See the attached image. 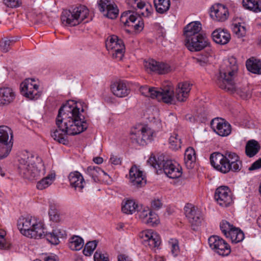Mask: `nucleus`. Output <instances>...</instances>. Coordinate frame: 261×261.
I'll return each mask as SVG.
<instances>
[{"instance_id":"9b49d317","label":"nucleus","mask_w":261,"mask_h":261,"mask_svg":"<svg viewBox=\"0 0 261 261\" xmlns=\"http://www.w3.org/2000/svg\"><path fill=\"white\" fill-rule=\"evenodd\" d=\"M215 199L222 207H228L233 203V196L230 188L225 186L217 188L215 192Z\"/></svg>"},{"instance_id":"c9c22d12","label":"nucleus","mask_w":261,"mask_h":261,"mask_svg":"<svg viewBox=\"0 0 261 261\" xmlns=\"http://www.w3.org/2000/svg\"><path fill=\"white\" fill-rule=\"evenodd\" d=\"M246 66L248 71L255 74H261L260 61L249 59L246 61Z\"/></svg>"},{"instance_id":"680f3d73","label":"nucleus","mask_w":261,"mask_h":261,"mask_svg":"<svg viewBox=\"0 0 261 261\" xmlns=\"http://www.w3.org/2000/svg\"><path fill=\"white\" fill-rule=\"evenodd\" d=\"M195 62L201 66H204L206 64V61L205 60H202L200 58H195Z\"/></svg>"},{"instance_id":"bf43d9fd","label":"nucleus","mask_w":261,"mask_h":261,"mask_svg":"<svg viewBox=\"0 0 261 261\" xmlns=\"http://www.w3.org/2000/svg\"><path fill=\"white\" fill-rule=\"evenodd\" d=\"M110 162L111 164H114L115 165H118L121 164V161L120 159L116 155H112L110 159Z\"/></svg>"},{"instance_id":"37998d69","label":"nucleus","mask_w":261,"mask_h":261,"mask_svg":"<svg viewBox=\"0 0 261 261\" xmlns=\"http://www.w3.org/2000/svg\"><path fill=\"white\" fill-rule=\"evenodd\" d=\"M137 212L139 218L143 223H145L146 219L152 211L148 207H143L140 205Z\"/></svg>"},{"instance_id":"49530a36","label":"nucleus","mask_w":261,"mask_h":261,"mask_svg":"<svg viewBox=\"0 0 261 261\" xmlns=\"http://www.w3.org/2000/svg\"><path fill=\"white\" fill-rule=\"evenodd\" d=\"M220 229L222 233L226 237L229 236V233L232 230L234 226L225 220L222 221L220 224Z\"/></svg>"},{"instance_id":"1a4fd4ad","label":"nucleus","mask_w":261,"mask_h":261,"mask_svg":"<svg viewBox=\"0 0 261 261\" xmlns=\"http://www.w3.org/2000/svg\"><path fill=\"white\" fill-rule=\"evenodd\" d=\"M106 46L112 51V57L118 61L122 60L124 53L125 46L123 41L116 35L109 36L106 41Z\"/></svg>"},{"instance_id":"a19ab883","label":"nucleus","mask_w":261,"mask_h":261,"mask_svg":"<svg viewBox=\"0 0 261 261\" xmlns=\"http://www.w3.org/2000/svg\"><path fill=\"white\" fill-rule=\"evenodd\" d=\"M13 143H0V160L6 158L11 151Z\"/></svg>"},{"instance_id":"412c9836","label":"nucleus","mask_w":261,"mask_h":261,"mask_svg":"<svg viewBox=\"0 0 261 261\" xmlns=\"http://www.w3.org/2000/svg\"><path fill=\"white\" fill-rule=\"evenodd\" d=\"M16 98V93L11 87H0V107H5L13 103Z\"/></svg>"},{"instance_id":"6e6552de","label":"nucleus","mask_w":261,"mask_h":261,"mask_svg":"<svg viewBox=\"0 0 261 261\" xmlns=\"http://www.w3.org/2000/svg\"><path fill=\"white\" fill-rule=\"evenodd\" d=\"M153 134V132L150 128L142 125H138L132 128L130 132L131 139L143 146L152 140Z\"/></svg>"},{"instance_id":"39448f33","label":"nucleus","mask_w":261,"mask_h":261,"mask_svg":"<svg viewBox=\"0 0 261 261\" xmlns=\"http://www.w3.org/2000/svg\"><path fill=\"white\" fill-rule=\"evenodd\" d=\"M238 67L236 59L230 57L225 61L221 67L219 74L217 76L216 83L221 89L227 88L232 90L233 85L232 80H234L235 74L238 71Z\"/></svg>"},{"instance_id":"5701e85b","label":"nucleus","mask_w":261,"mask_h":261,"mask_svg":"<svg viewBox=\"0 0 261 261\" xmlns=\"http://www.w3.org/2000/svg\"><path fill=\"white\" fill-rule=\"evenodd\" d=\"M130 182L137 187H141L146 183L142 171L136 166H133L129 170Z\"/></svg>"},{"instance_id":"13d9d810","label":"nucleus","mask_w":261,"mask_h":261,"mask_svg":"<svg viewBox=\"0 0 261 261\" xmlns=\"http://www.w3.org/2000/svg\"><path fill=\"white\" fill-rule=\"evenodd\" d=\"M48 214L51 220L54 221H57L59 220V215L54 210H50L48 212Z\"/></svg>"},{"instance_id":"f03ea898","label":"nucleus","mask_w":261,"mask_h":261,"mask_svg":"<svg viewBox=\"0 0 261 261\" xmlns=\"http://www.w3.org/2000/svg\"><path fill=\"white\" fill-rule=\"evenodd\" d=\"M17 225L20 232L28 238L35 239L45 238L51 244L59 243L58 230H54L52 232L45 231L43 224L32 217H21L18 221Z\"/></svg>"},{"instance_id":"20e7f679","label":"nucleus","mask_w":261,"mask_h":261,"mask_svg":"<svg viewBox=\"0 0 261 261\" xmlns=\"http://www.w3.org/2000/svg\"><path fill=\"white\" fill-rule=\"evenodd\" d=\"M18 171L24 178L30 180L39 179L45 173V168L41 158L27 153L19 161Z\"/></svg>"},{"instance_id":"393cba45","label":"nucleus","mask_w":261,"mask_h":261,"mask_svg":"<svg viewBox=\"0 0 261 261\" xmlns=\"http://www.w3.org/2000/svg\"><path fill=\"white\" fill-rule=\"evenodd\" d=\"M226 158L228 164L229 165L230 171L237 172L241 170L242 162L239 156L234 152L230 151L225 152Z\"/></svg>"},{"instance_id":"774afa93","label":"nucleus","mask_w":261,"mask_h":261,"mask_svg":"<svg viewBox=\"0 0 261 261\" xmlns=\"http://www.w3.org/2000/svg\"><path fill=\"white\" fill-rule=\"evenodd\" d=\"M257 223L258 224V225L260 227H261V215H260V216L257 219Z\"/></svg>"},{"instance_id":"c756f323","label":"nucleus","mask_w":261,"mask_h":261,"mask_svg":"<svg viewBox=\"0 0 261 261\" xmlns=\"http://www.w3.org/2000/svg\"><path fill=\"white\" fill-rule=\"evenodd\" d=\"M84 245L83 239L79 236L74 235L68 240V246L71 250H80L83 247Z\"/></svg>"},{"instance_id":"a18cd8bd","label":"nucleus","mask_w":261,"mask_h":261,"mask_svg":"<svg viewBox=\"0 0 261 261\" xmlns=\"http://www.w3.org/2000/svg\"><path fill=\"white\" fill-rule=\"evenodd\" d=\"M15 42L13 39H3L0 42V47L4 53L8 52L11 46Z\"/></svg>"},{"instance_id":"aec40b11","label":"nucleus","mask_w":261,"mask_h":261,"mask_svg":"<svg viewBox=\"0 0 261 261\" xmlns=\"http://www.w3.org/2000/svg\"><path fill=\"white\" fill-rule=\"evenodd\" d=\"M141 237L143 239L144 245L148 246L150 249L158 248L161 244L160 236L152 230L143 231Z\"/></svg>"},{"instance_id":"603ef678","label":"nucleus","mask_w":261,"mask_h":261,"mask_svg":"<svg viewBox=\"0 0 261 261\" xmlns=\"http://www.w3.org/2000/svg\"><path fill=\"white\" fill-rule=\"evenodd\" d=\"M4 3L8 7L16 8L21 5L20 0H4Z\"/></svg>"},{"instance_id":"f3484780","label":"nucleus","mask_w":261,"mask_h":261,"mask_svg":"<svg viewBox=\"0 0 261 261\" xmlns=\"http://www.w3.org/2000/svg\"><path fill=\"white\" fill-rule=\"evenodd\" d=\"M137 14L130 10L123 12L121 16V21L125 25L130 26V22L134 23L138 20V23L134 27L136 30H142L144 27V22L140 17L137 16Z\"/></svg>"},{"instance_id":"8fccbe9b","label":"nucleus","mask_w":261,"mask_h":261,"mask_svg":"<svg viewBox=\"0 0 261 261\" xmlns=\"http://www.w3.org/2000/svg\"><path fill=\"white\" fill-rule=\"evenodd\" d=\"M169 244L171 246V252L174 256H176L179 252L178 241L176 239H171Z\"/></svg>"},{"instance_id":"4468645a","label":"nucleus","mask_w":261,"mask_h":261,"mask_svg":"<svg viewBox=\"0 0 261 261\" xmlns=\"http://www.w3.org/2000/svg\"><path fill=\"white\" fill-rule=\"evenodd\" d=\"M207 44L206 38L202 34L185 39V44L191 51H200L205 47Z\"/></svg>"},{"instance_id":"58836bf2","label":"nucleus","mask_w":261,"mask_h":261,"mask_svg":"<svg viewBox=\"0 0 261 261\" xmlns=\"http://www.w3.org/2000/svg\"><path fill=\"white\" fill-rule=\"evenodd\" d=\"M227 238H229L232 243H237L244 240V234L240 229L234 227Z\"/></svg>"},{"instance_id":"a878e982","label":"nucleus","mask_w":261,"mask_h":261,"mask_svg":"<svg viewBox=\"0 0 261 261\" xmlns=\"http://www.w3.org/2000/svg\"><path fill=\"white\" fill-rule=\"evenodd\" d=\"M111 89L113 93L118 97H125L130 92V89L124 81H119L114 83L111 86Z\"/></svg>"},{"instance_id":"4be33fe9","label":"nucleus","mask_w":261,"mask_h":261,"mask_svg":"<svg viewBox=\"0 0 261 261\" xmlns=\"http://www.w3.org/2000/svg\"><path fill=\"white\" fill-rule=\"evenodd\" d=\"M210 15L212 18L217 21H224L228 17V11L224 5L217 4L212 7Z\"/></svg>"},{"instance_id":"f8f14e48","label":"nucleus","mask_w":261,"mask_h":261,"mask_svg":"<svg viewBox=\"0 0 261 261\" xmlns=\"http://www.w3.org/2000/svg\"><path fill=\"white\" fill-rule=\"evenodd\" d=\"M210 247L219 255H228L230 253V249L227 243L217 236H212L208 240Z\"/></svg>"},{"instance_id":"dca6fc26","label":"nucleus","mask_w":261,"mask_h":261,"mask_svg":"<svg viewBox=\"0 0 261 261\" xmlns=\"http://www.w3.org/2000/svg\"><path fill=\"white\" fill-rule=\"evenodd\" d=\"M211 125L214 131L220 136H227L231 133L230 124L223 119L214 118L212 120Z\"/></svg>"},{"instance_id":"b1692460","label":"nucleus","mask_w":261,"mask_h":261,"mask_svg":"<svg viewBox=\"0 0 261 261\" xmlns=\"http://www.w3.org/2000/svg\"><path fill=\"white\" fill-rule=\"evenodd\" d=\"M68 179L71 187L79 192H83V189L85 184L82 175L78 171L71 172Z\"/></svg>"},{"instance_id":"79ce46f5","label":"nucleus","mask_w":261,"mask_h":261,"mask_svg":"<svg viewBox=\"0 0 261 261\" xmlns=\"http://www.w3.org/2000/svg\"><path fill=\"white\" fill-rule=\"evenodd\" d=\"M170 147L173 150H177L181 147V139L176 134H173L169 139Z\"/></svg>"},{"instance_id":"2eb2a0df","label":"nucleus","mask_w":261,"mask_h":261,"mask_svg":"<svg viewBox=\"0 0 261 261\" xmlns=\"http://www.w3.org/2000/svg\"><path fill=\"white\" fill-rule=\"evenodd\" d=\"M185 215L192 226H199L202 220L200 211L191 204H187L185 206Z\"/></svg>"},{"instance_id":"5fc2aeb1","label":"nucleus","mask_w":261,"mask_h":261,"mask_svg":"<svg viewBox=\"0 0 261 261\" xmlns=\"http://www.w3.org/2000/svg\"><path fill=\"white\" fill-rule=\"evenodd\" d=\"M162 203L159 199H154L151 202V207L153 210H158L162 206Z\"/></svg>"},{"instance_id":"7ed1b4c3","label":"nucleus","mask_w":261,"mask_h":261,"mask_svg":"<svg viewBox=\"0 0 261 261\" xmlns=\"http://www.w3.org/2000/svg\"><path fill=\"white\" fill-rule=\"evenodd\" d=\"M143 90L147 91L149 94L148 97L153 99L156 98L158 101L162 100L166 103L171 104L174 101L175 98L179 102L185 101L188 97L191 87L188 83H179L176 89L175 94L173 88L170 86L160 90L155 88L146 87Z\"/></svg>"},{"instance_id":"3c124183","label":"nucleus","mask_w":261,"mask_h":261,"mask_svg":"<svg viewBox=\"0 0 261 261\" xmlns=\"http://www.w3.org/2000/svg\"><path fill=\"white\" fill-rule=\"evenodd\" d=\"M129 4L135 9L137 7L139 9H142L145 6V3L142 0H130Z\"/></svg>"},{"instance_id":"0e129e2a","label":"nucleus","mask_w":261,"mask_h":261,"mask_svg":"<svg viewBox=\"0 0 261 261\" xmlns=\"http://www.w3.org/2000/svg\"><path fill=\"white\" fill-rule=\"evenodd\" d=\"M0 239V248H4L5 247V240L4 239V236H1Z\"/></svg>"},{"instance_id":"7c9ffc66","label":"nucleus","mask_w":261,"mask_h":261,"mask_svg":"<svg viewBox=\"0 0 261 261\" xmlns=\"http://www.w3.org/2000/svg\"><path fill=\"white\" fill-rule=\"evenodd\" d=\"M139 205L133 200H126L122 203L121 210L123 213L126 214H132L137 211Z\"/></svg>"},{"instance_id":"4d7b16f0","label":"nucleus","mask_w":261,"mask_h":261,"mask_svg":"<svg viewBox=\"0 0 261 261\" xmlns=\"http://www.w3.org/2000/svg\"><path fill=\"white\" fill-rule=\"evenodd\" d=\"M261 168V158L254 162L249 168V171H253Z\"/></svg>"},{"instance_id":"f257e3e1","label":"nucleus","mask_w":261,"mask_h":261,"mask_svg":"<svg viewBox=\"0 0 261 261\" xmlns=\"http://www.w3.org/2000/svg\"><path fill=\"white\" fill-rule=\"evenodd\" d=\"M87 109V105L84 102L67 101L59 110L56 118L57 128L51 132V137L65 145L68 142L67 135H75L85 130L88 124L81 112L84 113Z\"/></svg>"},{"instance_id":"473e14b6","label":"nucleus","mask_w":261,"mask_h":261,"mask_svg":"<svg viewBox=\"0 0 261 261\" xmlns=\"http://www.w3.org/2000/svg\"><path fill=\"white\" fill-rule=\"evenodd\" d=\"M244 8L254 12H261V0H243Z\"/></svg>"},{"instance_id":"f704fd0d","label":"nucleus","mask_w":261,"mask_h":261,"mask_svg":"<svg viewBox=\"0 0 261 261\" xmlns=\"http://www.w3.org/2000/svg\"><path fill=\"white\" fill-rule=\"evenodd\" d=\"M87 173L89 175L95 182L100 181V176L102 173L107 174L98 166H89L87 169Z\"/></svg>"},{"instance_id":"cd10ccee","label":"nucleus","mask_w":261,"mask_h":261,"mask_svg":"<svg viewBox=\"0 0 261 261\" xmlns=\"http://www.w3.org/2000/svg\"><path fill=\"white\" fill-rule=\"evenodd\" d=\"M214 41L219 44L224 45L230 40V35L226 31L218 29L215 30L212 33Z\"/></svg>"},{"instance_id":"ddd939ff","label":"nucleus","mask_w":261,"mask_h":261,"mask_svg":"<svg viewBox=\"0 0 261 261\" xmlns=\"http://www.w3.org/2000/svg\"><path fill=\"white\" fill-rule=\"evenodd\" d=\"M210 160L212 166L217 171L222 173H227L230 171L225 153L223 154L218 152H214L211 154Z\"/></svg>"},{"instance_id":"09e8293b","label":"nucleus","mask_w":261,"mask_h":261,"mask_svg":"<svg viewBox=\"0 0 261 261\" xmlns=\"http://www.w3.org/2000/svg\"><path fill=\"white\" fill-rule=\"evenodd\" d=\"M232 31L239 38L244 36L246 33L245 27L240 24H235L233 27Z\"/></svg>"},{"instance_id":"ea45409f","label":"nucleus","mask_w":261,"mask_h":261,"mask_svg":"<svg viewBox=\"0 0 261 261\" xmlns=\"http://www.w3.org/2000/svg\"><path fill=\"white\" fill-rule=\"evenodd\" d=\"M196 160L195 151L193 147H189L185 152V162L187 166L192 168V164Z\"/></svg>"},{"instance_id":"e2e57ef3","label":"nucleus","mask_w":261,"mask_h":261,"mask_svg":"<svg viewBox=\"0 0 261 261\" xmlns=\"http://www.w3.org/2000/svg\"><path fill=\"white\" fill-rule=\"evenodd\" d=\"M93 162L97 164H100L102 163L103 159L101 157H95L93 158Z\"/></svg>"},{"instance_id":"864d4df0","label":"nucleus","mask_w":261,"mask_h":261,"mask_svg":"<svg viewBox=\"0 0 261 261\" xmlns=\"http://www.w3.org/2000/svg\"><path fill=\"white\" fill-rule=\"evenodd\" d=\"M94 261H109L108 257H106L100 251H96L94 255Z\"/></svg>"},{"instance_id":"6e6d98bb","label":"nucleus","mask_w":261,"mask_h":261,"mask_svg":"<svg viewBox=\"0 0 261 261\" xmlns=\"http://www.w3.org/2000/svg\"><path fill=\"white\" fill-rule=\"evenodd\" d=\"M42 259H36L34 261H58L57 256L54 255L42 256Z\"/></svg>"},{"instance_id":"c85d7f7f","label":"nucleus","mask_w":261,"mask_h":261,"mask_svg":"<svg viewBox=\"0 0 261 261\" xmlns=\"http://www.w3.org/2000/svg\"><path fill=\"white\" fill-rule=\"evenodd\" d=\"M260 149V146L258 142L255 140H251L246 145L245 153L248 156L252 158L258 152Z\"/></svg>"},{"instance_id":"69168bd1","label":"nucleus","mask_w":261,"mask_h":261,"mask_svg":"<svg viewBox=\"0 0 261 261\" xmlns=\"http://www.w3.org/2000/svg\"><path fill=\"white\" fill-rule=\"evenodd\" d=\"M150 9H151L150 7H146V12H142L141 14L142 16L147 17L149 15V14L151 13L150 11H149Z\"/></svg>"},{"instance_id":"9d476101","label":"nucleus","mask_w":261,"mask_h":261,"mask_svg":"<svg viewBox=\"0 0 261 261\" xmlns=\"http://www.w3.org/2000/svg\"><path fill=\"white\" fill-rule=\"evenodd\" d=\"M34 82V79H27L20 85L21 94L32 100L37 99L41 95V92L38 90L39 86Z\"/></svg>"},{"instance_id":"a211bd4d","label":"nucleus","mask_w":261,"mask_h":261,"mask_svg":"<svg viewBox=\"0 0 261 261\" xmlns=\"http://www.w3.org/2000/svg\"><path fill=\"white\" fill-rule=\"evenodd\" d=\"M144 67L147 71L156 72L159 74H165L171 71V67L167 63L158 62L153 59L144 62Z\"/></svg>"},{"instance_id":"72a5a7b5","label":"nucleus","mask_w":261,"mask_h":261,"mask_svg":"<svg viewBox=\"0 0 261 261\" xmlns=\"http://www.w3.org/2000/svg\"><path fill=\"white\" fill-rule=\"evenodd\" d=\"M232 85H233L232 90H229L227 88L222 89L231 93H237L243 99L247 98L250 95L248 87H237L233 80H232Z\"/></svg>"},{"instance_id":"e433bc0d","label":"nucleus","mask_w":261,"mask_h":261,"mask_svg":"<svg viewBox=\"0 0 261 261\" xmlns=\"http://www.w3.org/2000/svg\"><path fill=\"white\" fill-rule=\"evenodd\" d=\"M154 5L157 12L163 14L170 8V0H154Z\"/></svg>"},{"instance_id":"0eeeda50","label":"nucleus","mask_w":261,"mask_h":261,"mask_svg":"<svg viewBox=\"0 0 261 261\" xmlns=\"http://www.w3.org/2000/svg\"><path fill=\"white\" fill-rule=\"evenodd\" d=\"M89 14L85 6H80L70 10H64L61 15L62 23L65 25L75 26L83 22Z\"/></svg>"},{"instance_id":"4c0bfd02","label":"nucleus","mask_w":261,"mask_h":261,"mask_svg":"<svg viewBox=\"0 0 261 261\" xmlns=\"http://www.w3.org/2000/svg\"><path fill=\"white\" fill-rule=\"evenodd\" d=\"M55 178V175L53 174H48L47 176L42 178L40 180L37 182L36 185L37 189L39 190H43L47 188L52 184Z\"/></svg>"},{"instance_id":"c03bdc74","label":"nucleus","mask_w":261,"mask_h":261,"mask_svg":"<svg viewBox=\"0 0 261 261\" xmlns=\"http://www.w3.org/2000/svg\"><path fill=\"white\" fill-rule=\"evenodd\" d=\"M97 245L96 241H89L86 243L83 250V254L86 256H90L96 248Z\"/></svg>"},{"instance_id":"6ab92c4d","label":"nucleus","mask_w":261,"mask_h":261,"mask_svg":"<svg viewBox=\"0 0 261 261\" xmlns=\"http://www.w3.org/2000/svg\"><path fill=\"white\" fill-rule=\"evenodd\" d=\"M98 6L100 11L104 12L106 11L104 15L108 18L113 19L118 16L119 10L117 6L111 3L109 0H100Z\"/></svg>"},{"instance_id":"423d86ee","label":"nucleus","mask_w":261,"mask_h":261,"mask_svg":"<svg viewBox=\"0 0 261 261\" xmlns=\"http://www.w3.org/2000/svg\"><path fill=\"white\" fill-rule=\"evenodd\" d=\"M151 166L156 170H163L165 174L170 178H177L182 174L181 167L173 161L164 160L162 154L158 156H151L147 161Z\"/></svg>"},{"instance_id":"052dcab7","label":"nucleus","mask_w":261,"mask_h":261,"mask_svg":"<svg viewBox=\"0 0 261 261\" xmlns=\"http://www.w3.org/2000/svg\"><path fill=\"white\" fill-rule=\"evenodd\" d=\"M118 261H132V260L125 255H120L118 256Z\"/></svg>"},{"instance_id":"de8ad7c7","label":"nucleus","mask_w":261,"mask_h":261,"mask_svg":"<svg viewBox=\"0 0 261 261\" xmlns=\"http://www.w3.org/2000/svg\"><path fill=\"white\" fill-rule=\"evenodd\" d=\"M159 223L158 216L154 212H151L145 221V224L150 226H155Z\"/></svg>"},{"instance_id":"bb28decb","label":"nucleus","mask_w":261,"mask_h":261,"mask_svg":"<svg viewBox=\"0 0 261 261\" xmlns=\"http://www.w3.org/2000/svg\"><path fill=\"white\" fill-rule=\"evenodd\" d=\"M201 24L199 21H194L189 23L184 29V35L186 39L189 38L200 34Z\"/></svg>"},{"instance_id":"2f4dec72","label":"nucleus","mask_w":261,"mask_h":261,"mask_svg":"<svg viewBox=\"0 0 261 261\" xmlns=\"http://www.w3.org/2000/svg\"><path fill=\"white\" fill-rule=\"evenodd\" d=\"M13 132L8 126H0V143H13Z\"/></svg>"},{"instance_id":"338daca9","label":"nucleus","mask_w":261,"mask_h":261,"mask_svg":"<svg viewBox=\"0 0 261 261\" xmlns=\"http://www.w3.org/2000/svg\"><path fill=\"white\" fill-rule=\"evenodd\" d=\"M146 87H142L141 88V92H142V94L145 95L146 96H149V94L147 93V91L145 90H143L144 88H145Z\"/></svg>"}]
</instances>
